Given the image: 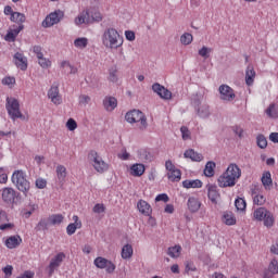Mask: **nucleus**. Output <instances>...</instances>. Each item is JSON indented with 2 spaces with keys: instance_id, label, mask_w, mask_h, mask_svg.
Wrapping results in <instances>:
<instances>
[{
  "instance_id": "a211bd4d",
  "label": "nucleus",
  "mask_w": 278,
  "mask_h": 278,
  "mask_svg": "<svg viewBox=\"0 0 278 278\" xmlns=\"http://www.w3.org/2000/svg\"><path fill=\"white\" fill-rule=\"evenodd\" d=\"M74 223L70 224L66 228L67 236H73L77 229H81V222L77 215L73 216Z\"/></svg>"
},
{
  "instance_id": "473e14b6",
  "label": "nucleus",
  "mask_w": 278,
  "mask_h": 278,
  "mask_svg": "<svg viewBox=\"0 0 278 278\" xmlns=\"http://www.w3.org/2000/svg\"><path fill=\"white\" fill-rule=\"evenodd\" d=\"M169 181H181V170L176 168L167 173Z\"/></svg>"
},
{
  "instance_id": "cd10ccee",
  "label": "nucleus",
  "mask_w": 278,
  "mask_h": 278,
  "mask_svg": "<svg viewBox=\"0 0 278 278\" xmlns=\"http://www.w3.org/2000/svg\"><path fill=\"white\" fill-rule=\"evenodd\" d=\"M188 208L190 210V212L194 213L198 210H201V202L197 198H189Z\"/></svg>"
},
{
  "instance_id": "f257e3e1",
  "label": "nucleus",
  "mask_w": 278,
  "mask_h": 278,
  "mask_svg": "<svg viewBox=\"0 0 278 278\" xmlns=\"http://www.w3.org/2000/svg\"><path fill=\"white\" fill-rule=\"evenodd\" d=\"M242 177V170L236 164H230L226 172L217 179L219 188H233L236 180Z\"/></svg>"
},
{
  "instance_id": "13d9d810",
  "label": "nucleus",
  "mask_w": 278,
  "mask_h": 278,
  "mask_svg": "<svg viewBox=\"0 0 278 278\" xmlns=\"http://www.w3.org/2000/svg\"><path fill=\"white\" fill-rule=\"evenodd\" d=\"M36 188L39 190H43V188H47V180L45 178H38L36 180Z\"/></svg>"
},
{
  "instance_id": "7c9ffc66",
  "label": "nucleus",
  "mask_w": 278,
  "mask_h": 278,
  "mask_svg": "<svg viewBox=\"0 0 278 278\" xmlns=\"http://www.w3.org/2000/svg\"><path fill=\"white\" fill-rule=\"evenodd\" d=\"M26 20L27 18L25 17V14L21 12L12 13V16L10 17V21H12V23H17L18 25H23Z\"/></svg>"
},
{
  "instance_id": "de8ad7c7",
  "label": "nucleus",
  "mask_w": 278,
  "mask_h": 278,
  "mask_svg": "<svg viewBox=\"0 0 278 278\" xmlns=\"http://www.w3.org/2000/svg\"><path fill=\"white\" fill-rule=\"evenodd\" d=\"M108 262V258L100 256L94 260V265L97 266V268H105Z\"/></svg>"
},
{
  "instance_id": "0e129e2a",
  "label": "nucleus",
  "mask_w": 278,
  "mask_h": 278,
  "mask_svg": "<svg viewBox=\"0 0 278 278\" xmlns=\"http://www.w3.org/2000/svg\"><path fill=\"white\" fill-rule=\"evenodd\" d=\"M163 201L164 203H168V195L166 193H161L155 198V202Z\"/></svg>"
},
{
  "instance_id": "5701e85b",
  "label": "nucleus",
  "mask_w": 278,
  "mask_h": 278,
  "mask_svg": "<svg viewBox=\"0 0 278 278\" xmlns=\"http://www.w3.org/2000/svg\"><path fill=\"white\" fill-rule=\"evenodd\" d=\"M185 157L191 160L192 162H201L203 161V154L199 152H194L192 149L187 150L184 154Z\"/></svg>"
},
{
  "instance_id": "6ab92c4d",
  "label": "nucleus",
  "mask_w": 278,
  "mask_h": 278,
  "mask_svg": "<svg viewBox=\"0 0 278 278\" xmlns=\"http://www.w3.org/2000/svg\"><path fill=\"white\" fill-rule=\"evenodd\" d=\"M197 115L199 118H210L211 112H210V105L207 104H201L200 106L194 109Z\"/></svg>"
},
{
  "instance_id": "774afa93",
  "label": "nucleus",
  "mask_w": 278,
  "mask_h": 278,
  "mask_svg": "<svg viewBox=\"0 0 278 278\" xmlns=\"http://www.w3.org/2000/svg\"><path fill=\"white\" fill-rule=\"evenodd\" d=\"M269 140H270L271 142L277 143V142H278V132H271V134L269 135Z\"/></svg>"
},
{
  "instance_id": "f8f14e48",
  "label": "nucleus",
  "mask_w": 278,
  "mask_h": 278,
  "mask_svg": "<svg viewBox=\"0 0 278 278\" xmlns=\"http://www.w3.org/2000/svg\"><path fill=\"white\" fill-rule=\"evenodd\" d=\"M25 29V26L23 24H20L18 26H13V28H10L4 36V40L7 42H14L16 40V36L21 34Z\"/></svg>"
},
{
  "instance_id": "e2e57ef3",
  "label": "nucleus",
  "mask_w": 278,
  "mask_h": 278,
  "mask_svg": "<svg viewBox=\"0 0 278 278\" xmlns=\"http://www.w3.org/2000/svg\"><path fill=\"white\" fill-rule=\"evenodd\" d=\"M125 37H126V40H129L130 42H134V40H136V33H134L131 30H126L125 31Z\"/></svg>"
},
{
  "instance_id": "3c124183",
  "label": "nucleus",
  "mask_w": 278,
  "mask_h": 278,
  "mask_svg": "<svg viewBox=\"0 0 278 278\" xmlns=\"http://www.w3.org/2000/svg\"><path fill=\"white\" fill-rule=\"evenodd\" d=\"M38 63L41 68H49V66H51V61L47 60L45 55L38 58Z\"/></svg>"
},
{
  "instance_id": "6e6d98bb",
  "label": "nucleus",
  "mask_w": 278,
  "mask_h": 278,
  "mask_svg": "<svg viewBox=\"0 0 278 278\" xmlns=\"http://www.w3.org/2000/svg\"><path fill=\"white\" fill-rule=\"evenodd\" d=\"M159 97H161V99H164L165 101H168L173 98V92L165 88Z\"/></svg>"
},
{
  "instance_id": "f03ea898",
  "label": "nucleus",
  "mask_w": 278,
  "mask_h": 278,
  "mask_svg": "<svg viewBox=\"0 0 278 278\" xmlns=\"http://www.w3.org/2000/svg\"><path fill=\"white\" fill-rule=\"evenodd\" d=\"M103 15L97 8L83 11L74 21L75 25H92V23H101Z\"/></svg>"
},
{
  "instance_id": "7ed1b4c3",
  "label": "nucleus",
  "mask_w": 278,
  "mask_h": 278,
  "mask_svg": "<svg viewBox=\"0 0 278 278\" xmlns=\"http://www.w3.org/2000/svg\"><path fill=\"white\" fill-rule=\"evenodd\" d=\"M102 43L106 49H118L123 47V37L116 28H106L102 35Z\"/></svg>"
},
{
  "instance_id": "dca6fc26",
  "label": "nucleus",
  "mask_w": 278,
  "mask_h": 278,
  "mask_svg": "<svg viewBox=\"0 0 278 278\" xmlns=\"http://www.w3.org/2000/svg\"><path fill=\"white\" fill-rule=\"evenodd\" d=\"M48 97L49 99H51L54 105H60V103H62V97H60V89L56 86L50 88V90L48 91Z\"/></svg>"
},
{
  "instance_id": "ddd939ff",
  "label": "nucleus",
  "mask_w": 278,
  "mask_h": 278,
  "mask_svg": "<svg viewBox=\"0 0 278 278\" xmlns=\"http://www.w3.org/2000/svg\"><path fill=\"white\" fill-rule=\"evenodd\" d=\"M18 194L13 188H4L2 191V199L5 203H14L18 199Z\"/></svg>"
},
{
  "instance_id": "58836bf2",
  "label": "nucleus",
  "mask_w": 278,
  "mask_h": 278,
  "mask_svg": "<svg viewBox=\"0 0 278 278\" xmlns=\"http://www.w3.org/2000/svg\"><path fill=\"white\" fill-rule=\"evenodd\" d=\"M235 207L238 210V212H244L247 210V201H244L242 198L236 199Z\"/></svg>"
},
{
  "instance_id": "69168bd1",
  "label": "nucleus",
  "mask_w": 278,
  "mask_h": 278,
  "mask_svg": "<svg viewBox=\"0 0 278 278\" xmlns=\"http://www.w3.org/2000/svg\"><path fill=\"white\" fill-rule=\"evenodd\" d=\"M197 270V267L194 266V263L187 262L186 263V273H194Z\"/></svg>"
},
{
  "instance_id": "6e6552de",
  "label": "nucleus",
  "mask_w": 278,
  "mask_h": 278,
  "mask_svg": "<svg viewBox=\"0 0 278 278\" xmlns=\"http://www.w3.org/2000/svg\"><path fill=\"white\" fill-rule=\"evenodd\" d=\"M88 157L97 173H105V170L110 168L108 163L103 161V159L99 155V153H97V151H91Z\"/></svg>"
},
{
  "instance_id": "680f3d73",
  "label": "nucleus",
  "mask_w": 278,
  "mask_h": 278,
  "mask_svg": "<svg viewBox=\"0 0 278 278\" xmlns=\"http://www.w3.org/2000/svg\"><path fill=\"white\" fill-rule=\"evenodd\" d=\"M94 214H103L105 212V206L103 204H96L93 206Z\"/></svg>"
},
{
  "instance_id": "052dcab7",
  "label": "nucleus",
  "mask_w": 278,
  "mask_h": 278,
  "mask_svg": "<svg viewBox=\"0 0 278 278\" xmlns=\"http://www.w3.org/2000/svg\"><path fill=\"white\" fill-rule=\"evenodd\" d=\"M104 268H106V273L112 274L114 270H116V265H114L112 261H108Z\"/></svg>"
},
{
  "instance_id": "ea45409f",
  "label": "nucleus",
  "mask_w": 278,
  "mask_h": 278,
  "mask_svg": "<svg viewBox=\"0 0 278 278\" xmlns=\"http://www.w3.org/2000/svg\"><path fill=\"white\" fill-rule=\"evenodd\" d=\"M262 184L265 188L273 186V178L270 177V172H266L263 174Z\"/></svg>"
},
{
  "instance_id": "20e7f679",
  "label": "nucleus",
  "mask_w": 278,
  "mask_h": 278,
  "mask_svg": "<svg viewBox=\"0 0 278 278\" xmlns=\"http://www.w3.org/2000/svg\"><path fill=\"white\" fill-rule=\"evenodd\" d=\"M5 110L12 121H16V118L27 121V117L21 113V103H18L16 98H7Z\"/></svg>"
},
{
  "instance_id": "09e8293b",
  "label": "nucleus",
  "mask_w": 278,
  "mask_h": 278,
  "mask_svg": "<svg viewBox=\"0 0 278 278\" xmlns=\"http://www.w3.org/2000/svg\"><path fill=\"white\" fill-rule=\"evenodd\" d=\"M14 84H16V78H14L12 76H8L2 79V85L9 86V88H12V86H14Z\"/></svg>"
},
{
  "instance_id": "603ef678",
  "label": "nucleus",
  "mask_w": 278,
  "mask_h": 278,
  "mask_svg": "<svg viewBox=\"0 0 278 278\" xmlns=\"http://www.w3.org/2000/svg\"><path fill=\"white\" fill-rule=\"evenodd\" d=\"M165 88H166L165 86H162L159 83H155L152 85L153 92H156V94H159V97H160V94H162L164 92Z\"/></svg>"
},
{
  "instance_id": "bf43d9fd",
  "label": "nucleus",
  "mask_w": 278,
  "mask_h": 278,
  "mask_svg": "<svg viewBox=\"0 0 278 278\" xmlns=\"http://www.w3.org/2000/svg\"><path fill=\"white\" fill-rule=\"evenodd\" d=\"M90 101H91V99L89 96H87V94L79 96L80 105H88V103H90Z\"/></svg>"
},
{
  "instance_id": "72a5a7b5",
  "label": "nucleus",
  "mask_w": 278,
  "mask_h": 278,
  "mask_svg": "<svg viewBox=\"0 0 278 278\" xmlns=\"http://www.w3.org/2000/svg\"><path fill=\"white\" fill-rule=\"evenodd\" d=\"M214 168H216V163L213 161H208L204 168L205 177H214Z\"/></svg>"
},
{
  "instance_id": "4468645a",
  "label": "nucleus",
  "mask_w": 278,
  "mask_h": 278,
  "mask_svg": "<svg viewBox=\"0 0 278 278\" xmlns=\"http://www.w3.org/2000/svg\"><path fill=\"white\" fill-rule=\"evenodd\" d=\"M207 189V197L210 199V201L216 205V203H218V199H220V193H218V187H216V185H207L206 186Z\"/></svg>"
},
{
  "instance_id": "a18cd8bd",
  "label": "nucleus",
  "mask_w": 278,
  "mask_h": 278,
  "mask_svg": "<svg viewBox=\"0 0 278 278\" xmlns=\"http://www.w3.org/2000/svg\"><path fill=\"white\" fill-rule=\"evenodd\" d=\"M192 40H193V37H192V34H190V33H185L180 37L181 45H191Z\"/></svg>"
},
{
  "instance_id": "c85d7f7f",
  "label": "nucleus",
  "mask_w": 278,
  "mask_h": 278,
  "mask_svg": "<svg viewBox=\"0 0 278 278\" xmlns=\"http://www.w3.org/2000/svg\"><path fill=\"white\" fill-rule=\"evenodd\" d=\"M56 177L60 184H64L66 179V167L64 165L56 166Z\"/></svg>"
},
{
  "instance_id": "2eb2a0df",
  "label": "nucleus",
  "mask_w": 278,
  "mask_h": 278,
  "mask_svg": "<svg viewBox=\"0 0 278 278\" xmlns=\"http://www.w3.org/2000/svg\"><path fill=\"white\" fill-rule=\"evenodd\" d=\"M13 62L21 71H27V58L23 53L16 52L13 56Z\"/></svg>"
},
{
  "instance_id": "e433bc0d",
  "label": "nucleus",
  "mask_w": 278,
  "mask_h": 278,
  "mask_svg": "<svg viewBox=\"0 0 278 278\" xmlns=\"http://www.w3.org/2000/svg\"><path fill=\"white\" fill-rule=\"evenodd\" d=\"M180 254H181L180 245L168 248L167 255H169V257H174V258L179 257Z\"/></svg>"
},
{
  "instance_id": "412c9836",
  "label": "nucleus",
  "mask_w": 278,
  "mask_h": 278,
  "mask_svg": "<svg viewBox=\"0 0 278 278\" xmlns=\"http://www.w3.org/2000/svg\"><path fill=\"white\" fill-rule=\"evenodd\" d=\"M21 242H23L21 236H12L7 239L5 247H8V249H16V247H18Z\"/></svg>"
},
{
  "instance_id": "9b49d317",
  "label": "nucleus",
  "mask_w": 278,
  "mask_h": 278,
  "mask_svg": "<svg viewBox=\"0 0 278 278\" xmlns=\"http://www.w3.org/2000/svg\"><path fill=\"white\" fill-rule=\"evenodd\" d=\"M219 98L229 103L236 99V92L228 85H222L219 86Z\"/></svg>"
},
{
  "instance_id": "f704fd0d",
  "label": "nucleus",
  "mask_w": 278,
  "mask_h": 278,
  "mask_svg": "<svg viewBox=\"0 0 278 278\" xmlns=\"http://www.w3.org/2000/svg\"><path fill=\"white\" fill-rule=\"evenodd\" d=\"M64 216L62 214H53L48 217L50 225H62Z\"/></svg>"
},
{
  "instance_id": "a19ab883",
  "label": "nucleus",
  "mask_w": 278,
  "mask_h": 278,
  "mask_svg": "<svg viewBox=\"0 0 278 278\" xmlns=\"http://www.w3.org/2000/svg\"><path fill=\"white\" fill-rule=\"evenodd\" d=\"M256 144L260 149H266L268 147V140H266L264 135H258L256 137Z\"/></svg>"
},
{
  "instance_id": "f3484780",
  "label": "nucleus",
  "mask_w": 278,
  "mask_h": 278,
  "mask_svg": "<svg viewBox=\"0 0 278 278\" xmlns=\"http://www.w3.org/2000/svg\"><path fill=\"white\" fill-rule=\"evenodd\" d=\"M137 207L139 212L143 214V216H149L153 212V208H151V204L144 200H140L137 203Z\"/></svg>"
},
{
  "instance_id": "a878e982",
  "label": "nucleus",
  "mask_w": 278,
  "mask_h": 278,
  "mask_svg": "<svg viewBox=\"0 0 278 278\" xmlns=\"http://www.w3.org/2000/svg\"><path fill=\"white\" fill-rule=\"evenodd\" d=\"M61 68H63V73H65V75H75V73H77V68L71 65L67 61H63L61 63Z\"/></svg>"
},
{
  "instance_id": "c9c22d12",
  "label": "nucleus",
  "mask_w": 278,
  "mask_h": 278,
  "mask_svg": "<svg viewBox=\"0 0 278 278\" xmlns=\"http://www.w3.org/2000/svg\"><path fill=\"white\" fill-rule=\"evenodd\" d=\"M201 101H203V94L201 92H197L192 96L191 98V104L192 106L194 108V110L197 108H200L202 104H201Z\"/></svg>"
},
{
  "instance_id": "5fc2aeb1",
  "label": "nucleus",
  "mask_w": 278,
  "mask_h": 278,
  "mask_svg": "<svg viewBox=\"0 0 278 278\" xmlns=\"http://www.w3.org/2000/svg\"><path fill=\"white\" fill-rule=\"evenodd\" d=\"M266 203V198L262 194H257L254 197V204L255 205H264Z\"/></svg>"
},
{
  "instance_id": "338daca9",
  "label": "nucleus",
  "mask_w": 278,
  "mask_h": 278,
  "mask_svg": "<svg viewBox=\"0 0 278 278\" xmlns=\"http://www.w3.org/2000/svg\"><path fill=\"white\" fill-rule=\"evenodd\" d=\"M34 53H36L37 58H42V47L40 46H34L33 48Z\"/></svg>"
},
{
  "instance_id": "4be33fe9",
  "label": "nucleus",
  "mask_w": 278,
  "mask_h": 278,
  "mask_svg": "<svg viewBox=\"0 0 278 278\" xmlns=\"http://www.w3.org/2000/svg\"><path fill=\"white\" fill-rule=\"evenodd\" d=\"M254 81H255V70L253 68V65H249L245 71V84L247 86H253Z\"/></svg>"
},
{
  "instance_id": "9d476101",
  "label": "nucleus",
  "mask_w": 278,
  "mask_h": 278,
  "mask_svg": "<svg viewBox=\"0 0 278 278\" xmlns=\"http://www.w3.org/2000/svg\"><path fill=\"white\" fill-rule=\"evenodd\" d=\"M66 260V254L63 252L58 253L53 258H51L50 264L48 266V275L52 277L55 270L62 266V263Z\"/></svg>"
},
{
  "instance_id": "c756f323",
  "label": "nucleus",
  "mask_w": 278,
  "mask_h": 278,
  "mask_svg": "<svg viewBox=\"0 0 278 278\" xmlns=\"http://www.w3.org/2000/svg\"><path fill=\"white\" fill-rule=\"evenodd\" d=\"M182 186L187 189L190 188H202L203 187V182L200 179H195V180H185L182 181Z\"/></svg>"
},
{
  "instance_id": "393cba45",
  "label": "nucleus",
  "mask_w": 278,
  "mask_h": 278,
  "mask_svg": "<svg viewBox=\"0 0 278 278\" xmlns=\"http://www.w3.org/2000/svg\"><path fill=\"white\" fill-rule=\"evenodd\" d=\"M134 255V248L131 247V244H125L122 248V258L123 260H131Z\"/></svg>"
},
{
  "instance_id": "c03bdc74",
  "label": "nucleus",
  "mask_w": 278,
  "mask_h": 278,
  "mask_svg": "<svg viewBox=\"0 0 278 278\" xmlns=\"http://www.w3.org/2000/svg\"><path fill=\"white\" fill-rule=\"evenodd\" d=\"M265 112L269 118H278V111L275 108V104H270Z\"/></svg>"
},
{
  "instance_id": "423d86ee",
  "label": "nucleus",
  "mask_w": 278,
  "mask_h": 278,
  "mask_svg": "<svg viewBox=\"0 0 278 278\" xmlns=\"http://www.w3.org/2000/svg\"><path fill=\"white\" fill-rule=\"evenodd\" d=\"M125 118L127 123H140L139 129H141V131H144V129H147L148 127L147 116H144V113H142V111L132 110L126 113Z\"/></svg>"
},
{
  "instance_id": "0eeeda50",
  "label": "nucleus",
  "mask_w": 278,
  "mask_h": 278,
  "mask_svg": "<svg viewBox=\"0 0 278 278\" xmlns=\"http://www.w3.org/2000/svg\"><path fill=\"white\" fill-rule=\"evenodd\" d=\"M255 220H264L265 227H273L275 225V217H273V213L266 210V207H258L254 211Z\"/></svg>"
},
{
  "instance_id": "b1692460",
  "label": "nucleus",
  "mask_w": 278,
  "mask_h": 278,
  "mask_svg": "<svg viewBox=\"0 0 278 278\" xmlns=\"http://www.w3.org/2000/svg\"><path fill=\"white\" fill-rule=\"evenodd\" d=\"M130 173L134 177H142L144 175V165L143 164H134L130 167Z\"/></svg>"
},
{
  "instance_id": "2f4dec72",
  "label": "nucleus",
  "mask_w": 278,
  "mask_h": 278,
  "mask_svg": "<svg viewBox=\"0 0 278 278\" xmlns=\"http://www.w3.org/2000/svg\"><path fill=\"white\" fill-rule=\"evenodd\" d=\"M223 222L228 226L236 225V215L231 212H225L223 215Z\"/></svg>"
},
{
  "instance_id": "37998d69",
  "label": "nucleus",
  "mask_w": 278,
  "mask_h": 278,
  "mask_svg": "<svg viewBox=\"0 0 278 278\" xmlns=\"http://www.w3.org/2000/svg\"><path fill=\"white\" fill-rule=\"evenodd\" d=\"M117 73H118V70L116 68V66L111 67L109 71V79L113 84H116V81H118V75H116Z\"/></svg>"
},
{
  "instance_id": "79ce46f5",
  "label": "nucleus",
  "mask_w": 278,
  "mask_h": 278,
  "mask_svg": "<svg viewBox=\"0 0 278 278\" xmlns=\"http://www.w3.org/2000/svg\"><path fill=\"white\" fill-rule=\"evenodd\" d=\"M74 45L77 49H86V47H88V39L85 37L77 38L75 39Z\"/></svg>"
},
{
  "instance_id": "4c0bfd02",
  "label": "nucleus",
  "mask_w": 278,
  "mask_h": 278,
  "mask_svg": "<svg viewBox=\"0 0 278 278\" xmlns=\"http://www.w3.org/2000/svg\"><path fill=\"white\" fill-rule=\"evenodd\" d=\"M50 222L49 219H40V222L36 226V231H47L49 229Z\"/></svg>"
},
{
  "instance_id": "bb28decb",
  "label": "nucleus",
  "mask_w": 278,
  "mask_h": 278,
  "mask_svg": "<svg viewBox=\"0 0 278 278\" xmlns=\"http://www.w3.org/2000/svg\"><path fill=\"white\" fill-rule=\"evenodd\" d=\"M138 157L141 162H153V154L149 150L141 149L138 151Z\"/></svg>"
},
{
  "instance_id": "8fccbe9b",
  "label": "nucleus",
  "mask_w": 278,
  "mask_h": 278,
  "mask_svg": "<svg viewBox=\"0 0 278 278\" xmlns=\"http://www.w3.org/2000/svg\"><path fill=\"white\" fill-rule=\"evenodd\" d=\"M268 270H269V273H271V275H277L278 274V262H277V260H273L270 262Z\"/></svg>"
},
{
  "instance_id": "864d4df0",
  "label": "nucleus",
  "mask_w": 278,
  "mask_h": 278,
  "mask_svg": "<svg viewBox=\"0 0 278 278\" xmlns=\"http://www.w3.org/2000/svg\"><path fill=\"white\" fill-rule=\"evenodd\" d=\"M66 127L70 131H75L77 129V122H75L73 118H70L66 122Z\"/></svg>"
},
{
  "instance_id": "aec40b11",
  "label": "nucleus",
  "mask_w": 278,
  "mask_h": 278,
  "mask_svg": "<svg viewBox=\"0 0 278 278\" xmlns=\"http://www.w3.org/2000/svg\"><path fill=\"white\" fill-rule=\"evenodd\" d=\"M103 105L108 112H112L113 110H116L118 101L114 97H105L103 100Z\"/></svg>"
},
{
  "instance_id": "4d7b16f0",
  "label": "nucleus",
  "mask_w": 278,
  "mask_h": 278,
  "mask_svg": "<svg viewBox=\"0 0 278 278\" xmlns=\"http://www.w3.org/2000/svg\"><path fill=\"white\" fill-rule=\"evenodd\" d=\"M180 131H181L182 140H190V129H188V127L182 126L180 128Z\"/></svg>"
},
{
  "instance_id": "1a4fd4ad",
  "label": "nucleus",
  "mask_w": 278,
  "mask_h": 278,
  "mask_svg": "<svg viewBox=\"0 0 278 278\" xmlns=\"http://www.w3.org/2000/svg\"><path fill=\"white\" fill-rule=\"evenodd\" d=\"M64 18V12L63 11H54L53 13H50L42 22V27H53V25H58L60 21Z\"/></svg>"
},
{
  "instance_id": "39448f33",
  "label": "nucleus",
  "mask_w": 278,
  "mask_h": 278,
  "mask_svg": "<svg viewBox=\"0 0 278 278\" xmlns=\"http://www.w3.org/2000/svg\"><path fill=\"white\" fill-rule=\"evenodd\" d=\"M11 179H12V184L16 186L17 190H20V192H23V194L27 197V193L29 192V189L31 188V186L27 180V176L25 175V172L15 170Z\"/></svg>"
},
{
  "instance_id": "49530a36",
  "label": "nucleus",
  "mask_w": 278,
  "mask_h": 278,
  "mask_svg": "<svg viewBox=\"0 0 278 278\" xmlns=\"http://www.w3.org/2000/svg\"><path fill=\"white\" fill-rule=\"evenodd\" d=\"M213 49L212 48H207L205 46L202 47V49L199 50V55L201 58H204V60H207V58H210V53H212Z\"/></svg>"
}]
</instances>
